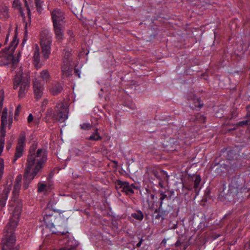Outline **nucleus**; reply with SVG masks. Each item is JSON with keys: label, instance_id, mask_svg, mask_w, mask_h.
<instances>
[{"label": "nucleus", "instance_id": "4d7b16f0", "mask_svg": "<svg viewBox=\"0 0 250 250\" xmlns=\"http://www.w3.org/2000/svg\"><path fill=\"white\" fill-rule=\"evenodd\" d=\"M2 46V43H0V47Z\"/></svg>", "mask_w": 250, "mask_h": 250}, {"label": "nucleus", "instance_id": "4c0bfd02", "mask_svg": "<svg viewBox=\"0 0 250 250\" xmlns=\"http://www.w3.org/2000/svg\"><path fill=\"white\" fill-rule=\"evenodd\" d=\"M11 188H12L11 184H10V185H7L5 187L4 189L8 191L9 192H10V190H11Z\"/></svg>", "mask_w": 250, "mask_h": 250}, {"label": "nucleus", "instance_id": "473e14b6", "mask_svg": "<svg viewBox=\"0 0 250 250\" xmlns=\"http://www.w3.org/2000/svg\"><path fill=\"white\" fill-rule=\"evenodd\" d=\"M36 2V5L37 7V10L38 11H40L41 8V3H42V0H35Z\"/></svg>", "mask_w": 250, "mask_h": 250}, {"label": "nucleus", "instance_id": "39448f33", "mask_svg": "<svg viewBox=\"0 0 250 250\" xmlns=\"http://www.w3.org/2000/svg\"><path fill=\"white\" fill-rule=\"evenodd\" d=\"M16 242L15 233L10 230L1 240L2 250H11Z\"/></svg>", "mask_w": 250, "mask_h": 250}, {"label": "nucleus", "instance_id": "a19ab883", "mask_svg": "<svg viewBox=\"0 0 250 250\" xmlns=\"http://www.w3.org/2000/svg\"><path fill=\"white\" fill-rule=\"evenodd\" d=\"M75 249L74 247H71L70 248H63L61 249L60 250H74Z\"/></svg>", "mask_w": 250, "mask_h": 250}, {"label": "nucleus", "instance_id": "6e6d98bb", "mask_svg": "<svg viewBox=\"0 0 250 250\" xmlns=\"http://www.w3.org/2000/svg\"><path fill=\"white\" fill-rule=\"evenodd\" d=\"M7 38L6 39L5 43L7 42Z\"/></svg>", "mask_w": 250, "mask_h": 250}, {"label": "nucleus", "instance_id": "9d476101", "mask_svg": "<svg viewBox=\"0 0 250 250\" xmlns=\"http://www.w3.org/2000/svg\"><path fill=\"white\" fill-rule=\"evenodd\" d=\"M72 66L71 64V62L68 59L66 61H63L62 66V77H67L70 76L72 72Z\"/></svg>", "mask_w": 250, "mask_h": 250}, {"label": "nucleus", "instance_id": "9b49d317", "mask_svg": "<svg viewBox=\"0 0 250 250\" xmlns=\"http://www.w3.org/2000/svg\"><path fill=\"white\" fill-rule=\"evenodd\" d=\"M116 187L117 188H122V190L123 192H125L127 194H132L134 193L133 189L130 186L128 182L118 180L117 182Z\"/></svg>", "mask_w": 250, "mask_h": 250}, {"label": "nucleus", "instance_id": "393cba45", "mask_svg": "<svg viewBox=\"0 0 250 250\" xmlns=\"http://www.w3.org/2000/svg\"><path fill=\"white\" fill-rule=\"evenodd\" d=\"M46 187V185L39 183L38 187V192H42L43 191Z\"/></svg>", "mask_w": 250, "mask_h": 250}, {"label": "nucleus", "instance_id": "4be33fe9", "mask_svg": "<svg viewBox=\"0 0 250 250\" xmlns=\"http://www.w3.org/2000/svg\"><path fill=\"white\" fill-rule=\"evenodd\" d=\"M201 181V177L200 175H196L194 178V188H197L199 187V184Z\"/></svg>", "mask_w": 250, "mask_h": 250}, {"label": "nucleus", "instance_id": "b1692460", "mask_svg": "<svg viewBox=\"0 0 250 250\" xmlns=\"http://www.w3.org/2000/svg\"><path fill=\"white\" fill-rule=\"evenodd\" d=\"M166 198H168L166 194H164L163 192H161L160 195V205L159 207V209H161L163 204V201Z\"/></svg>", "mask_w": 250, "mask_h": 250}, {"label": "nucleus", "instance_id": "f257e3e1", "mask_svg": "<svg viewBox=\"0 0 250 250\" xmlns=\"http://www.w3.org/2000/svg\"><path fill=\"white\" fill-rule=\"evenodd\" d=\"M37 144H33L29 149L23 175V189H27L35 176L42 172L46 161L47 154L44 149H37Z\"/></svg>", "mask_w": 250, "mask_h": 250}, {"label": "nucleus", "instance_id": "ddd939ff", "mask_svg": "<svg viewBox=\"0 0 250 250\" xmlns=\"http://www.w3.org/2000/svg\"><path fill=\"white\" fill-rule=\"evenodd\" d=\"M53 27L56 39L58 41L62 40L64 35L63 24H53Z\"/></svg>", "mask_w": 250, "mask_h": 250}, {"label": "nucleus", "instance_id": "c9c22d12", "mask_svg": "<svg viewBox=\"0 0 250 250\" xmlns=\"http://www.w3.org/2000/svg\"><path fill=\"white\" fill-rule=\"evenodd\" d=\"M33 120V116L32 114H30L27 118V121L28 123H31Z\"/></svg>", "mask_w": 250, "mask_h": 250}, {"label": "nucleus", "instance_id": "a211bd4d", "mask_svg": "<svg viewBox=\"0 0 250 250\" xmlns=\"http://www.w3.org/2000/svg\"><path fill=\"white\" fill-rule=\"evenodd\" d=\"M0 17L4 19H7L9 17L8 8L5 5L0 8Z\"/></svg>", "mask_w": 250, "mask_h": 250}, {"label": "nucleus", "instance_id": "de8ad7c7", "mask_svg": "<svg viewBox=\"0 0 250 250\" xmlns=\"http://www.w3.org/2000/svg\"><path fill=\"white\" fill-rule=\"evenodd\" d=\"M153 173L154 174V175L157 178H159V177L157 175V172H156V171H154L153 172Z\"/></svg>", "mask_w": 250, "mask_h": 250}, {"label": "nucleus", "instance_id": "72a5a7b5", "mask_svg": "<svg viewBox=\"0 0 250 250\" xmlns=\"http://www.w3.org/2000/svg\"><path fill=\"white\" fill-rule=\"evenodd\" d=\"M4 141H5V140H2L1 141H0V156L1 155V154L3 151L4 145ZM0 160H1L0 159Z\"/></svg>", "mask_w": 250, "mask_h": 250}, {"label": "nucleus", "instance_id": "7c9ffc66", "mask_svg": "<svg viewBox=\"0 0 250 250\" xmlns=\"http://www.w3.org/2000/svg\"><path fill=\"white\" fill-rule=\"evenodd\" d=\"M160 209H159V210L157 209H156L154 212V214L153 215V216L155 219H160V218L162 217V214L160 213Z\"/></svg>", "mask_w": 250, "mask_h": 250}, {"label": "nucleus", "instance_id": "20e7f679", "mask_svg": "<svg viewBox=\"0 0 250 250\" xmlns=\"http://www.w3.org/2000/svg\"><path fill=\"white\" fill-rule=\"evenodd\" d=\"M30 76L28 74H23L20 76H17L14 80V88L17 89L20 86L19 91V96L22 98L24 96L27 91L30 83Z\"/></svg>", "mask_w": 250, "mask_h": 250}, {"label": "nucleus", "instance_id": "49530a36", "mask_svg": "<svg viewBox=\"0 0 250 250\" xmlns=\"http://www.w3.org/2000/svg\"><path fill=\"white\" fill-rule=\"evenodd\" d=\"M25 2V5L27 9V10H28V13L29 12L30 10H29V7L28 6V4H27V2L26 1V0H23Z\"/></svg>", "mask_w": 250, "mask_h": 250}, {"label": "nucleus", "instance_id": "4468645a", "mask_svg": "<svg viewBox=\"0 0 250 250\" xmlns=\"http://www.w3.org/2000/svg\"><path fill=\"white\" fill-rule=\"evenodd\" d=\"M62 90V83L55 82L50 86V92L53 95H56L61 93Z\"/></svg>", "mask_w": 250, "mask_h": 250}, {"label": "nucleus", "instance_id": "2eb2a0df", "mask_svg": "<svg viewBox=\"0 0 250 250\" xmlns=\"http://www.w3.org/2000/svg\"><path fill=\"white\" fill-rule=\"evenodd\" d=\"M40 52H39V48L38 46H36L34 54L33 56V62L35 66L37 68H40L41 65H40Z\"/></svg>", "mask_w": 250, "mask_h": 250}, {"label": "nucleus", "instance_id": "0eeeda50", "mask_svg": "<svg viewBox=\"0 0 250 250\" xmlns=\"http://www.w3.org/2000/svg\"><path fill=\"white\" fill-rule=\"evenodd\" d=\"M18 205L15 206V208L13 210V216L10 220L9 225L12 228V229L15 228L18 225L19 218L21 210V203L18 202Z\"/></svg>", "mask_w": 250, "mask_h": 250}, {"label": "nucleus", "instance_id": "3c124183", "mask_svg": "<svg viewBox=\"0 0 250 250\" xmlns=\"http://www.w3.org/2000/svg\"><path fill=\"white\" fill-rule=\"evenodd\" d=\"M187 248V246H185L184 248V250H185Z\"/></svg>", "mask_w": 250, "mask_h": 250}, {"label": "nucleus", "instance_id": "423d86ee", "mask_svg": "<svg viewBox=\"0 0 250 250\" xmlns=\"http://www.w3.org/2000/svg\"><path fill=\"white\" fill-rule=\"evenodd\" d=\"M25 137V132H22L21 133L18 140V143L16 147V152L13 159L14 162H16L18 159L20 158L22 155Z\"/></svg>", "mask_w": 250, "mask_h": 250}, {"label": "nucleus", "instance_id": "f3484780", "mask_svg": "<svg viewBox=\"0 0 250 250\" xmlns=\"http://www.w3.org/2000/svg\"><path fill=\"white\" fill-rule=\"evenodd\" d=\"M40 77L42 80L45 83H48L50 81V75L48 71L46 69L42 70L40 73Z\"/></svg>", "mask_w": 250, "mask_h": 250}, {"label": "nucleus", "instance_id": "2f4dec72", "mask_svg": "<svg viewBox=\"0 0 250 250\" xmlns=\"http://www.w3.org/2000/svg\"><path fill=\"white\" fill-rule=\"evenodd\" d=\"M250 121L249 120H245L237 123L236 125L238 126H243L248 125V122Z\"/></svg>", "mask_w": 250, "mask_h": 250}, {"label": "nucleus", "instance_id": "bb28decb", "mask_svg": "<svg viewBox=\"0 0 250 250\" xmlns=\"http://www.w3.org/2000/svg\"><path fill=\"white\" fill-rule=\"evenodd\" d=\"M81 128L84 130H89L91 128L92 125L89 123H83L80 125Z\"/></svg>", "mask_w": 250, "mask_h": 250}, {"label": "nucleus", "instance_id": "c756f323", "mask_svg": "<svg viewBox=\"0 0 250 250\" xmlns=\"http://www.w3.org/2000/svg\"><path fill=\"white\" fill-rule=\"evenodd\" d=\"M194 104L195 107H202L203 104L201 103V102L199 98H197L196 99H194Z\"/></svg>", "mask_w": 250, "mask_h": 250}, {"label": "nucleus", "instance_id": "f03ea898", "mask_svg": "<svg viewBox=\"0 0 250 250\" xmlns=\"http://www.w3.org/2000/svg\"><path fill=\"white\" fill-rule=\"evenodd\" d=\"M68 109L62 102L57 104L55 110L48 108L46 112V117L54 122H64L68 118Z\"/></svg>", "mask_w": 250, "mask_h": 250}, {"label": "nucleus", "instance_id": "f8f14e48", "mask_svg": "<svg viewBox=\"0 0 250 250\" xmlns=\"http://www.w3.org/2000/svg\"><path fill=\"white\" fill-rule=\"evenodd\" d=\"M21 188V185H15L13 190V197L10 202V205L11 207H14L18 205V202L21 203L20 201L17 200V197L19 195V191Z\"/></svg>", "mask_w": 250, "mask_h": 250}, {"label": "nucleus", "instance_id": "ea45409f", "mask_svg": "<svg viewBox=\"0 0 250 250\" xmlns=\"http://www.w3.org/2000/svg\"><path fill=\"white\" fill-rule=\"evenodd\" d=\"M247 114L246 115L247 117H250V105H249L247 107Z\"/></svg>", "mask_w": 250, "mask_h": 250}, {"label": "nucleus", "instance_id": "79ce46f5", "mask_svg": "<svg viewBox=\"0 0 250 250\" xmlns=\"http://www.w3.org/2000/svg\"><path fill=\"white\" fill-rule=\"evenodd\" d=\"M48 104V100L47 99H44L42 103V106H45Z\"/></svg>", "mask_w": 250, "mask_h": 250}, {"label": "nucleus", "instance_id": "5fc2aeb1", "mask_svg": "<svg viewBox=\"0 0 250 250\" xmlns=\"http://www.w3.org/2000/svg\"><path fill=\"white\" fill-rule=\"evenodd\" d=\"M159 184H160V185L162 187H163V186H162V184H161V183H160V182L159 183Z\"/></svg>", "mask_w": 250, "mask_h": 250}, {"label": "nucleus", "instance_id": "58836bf2", "mask_svg": "<svg viewBox=\"0 0 250 250\" xmlns=\"http://www.w3.org/2000/svg\"><path fill=\"white\" fill-rule=\"evenodd\" d=\"M182 244V242H181V241H180V240L178 239V240L176 241V242L175 243V247H180V246H181Z\"/></svg>", "mask_w": 250, "mask_h": 250}, {"label": "nucleus", "instance_id": "a18cd8bd", "mask_svg": "<svg viewBox=\"0 0 250 250\" xmlns=\"http://www.w3.org/2000/svg\"><path fill=\"white\" fill-rule=\"evenodd\" d=\"M75 72L77 74V76L79 77H80V72H79V70L76 69V68H75Z\"/></svg>", "mask_w": 250, "mask_h": 250}, {"label": "nucleus", "instance_id": "09e8293b", "mask_svg": "<svg viewBox=\"0 0 250 250\" xmlns=\"http://www.w3.org/2000/svg\"><path fill=\"white\" fill-rule=\"evenodd\" d=\"M160 172L163 175H165L166 174V172L165 171H164V170H160Z\"/></svg>", "mask_w": 250, "mask_h": 250}, {"label": "nucleus", "instance_id": "5701e85b", "mask_svg": "<svg viewBox=\"0 0 250 250\" xmlns=\"http://www.w3.org/2000/svg\"><path fill=\"white\" fill-rule=\"evenodd\" d=\"M50 216H51L50 215H48V214H45L44 215L43 220H44L45 223H46V226L51 228L52 227H54V224L53 223L49 224V221L48 220V218Z\"/></svg>", "mask_w": 250, "mask_h": 250}, {"label": "nucleus", "instance_id": "c03bdc74", "mask_svg": "<svg viewBox=\"0 0 250 250\" xmlns=\"http://www.w3.org/2000/svg\"><path fill=\"white\" fill-rule=\"evenodd\" d=\"M142 242H143V239H141L140 240V241L137 244L136 246L137 247H140L141 246V245H142Z\"/></svg>", "mask_w": 250, "mask_h": 250}, {"label": "nucleus", "instance_id": "6ab92c4d", "mask_svg": "<svg viewBox=\"0 0 250 250\" xmlns=\"http://www.w3.org/2000/svg\"><path fill=\"white\" fill-rule=\"evenodd\" d=\"M102 137L100 136L98 129H96L94 133L87 138L88 140L98 141L101 140Z\"/></svg>", "mask_w": 250, "mask_h": 250}, {"label": "nucleus", "instance_id": "aec40b11", "mask_svg": "<svg viewBox=\"0 0 250 250\" xmlns=\"http://www.w3.org/2000/svg\"><path fill=\"white\" fill-rule=\"evenodd\" d=\"M131 216L134 218L139 221L142 220L144 218L143 213L140 210L137 211L136 212L132 213Z\"/></svg>", "mask_w": 250, "mask_h": 250}, {"label": "nucleus", "instance_id": "37998d69", "mask_svg": "<svg viewBox=\"0 0 250 250\" xmlns=\"http://www.w3.org/2000/svg\"><path fill=\"white\" fill-rule=\"evenodd\" d=\"M2 115L7 116V109L6 107L3 109Z\"/></svg>", "mask_w": 250, "mask_h": 250}, {"label": "nucleus", "instance_id": "1a4fd4ad", "mask_svg": "<svg viewBox=\"0 0 250 250\" xmlns=\"http://www.w3.org/2000/svg\"><path fill=\"white\" fill-rule=\"evenodd\" d=\"M33 87L35 97L37 99H40L43 94V86L41 83L35 79L33 81Z\"/></svg>", "mask_w": 250, "mask_h": 250}, {"label": "nucleus", "instance_id": "603ef678", "mask_svg": "<svg viewBox=\"0 0 250 250\" xmlns=\"http://www.w3.org/2000/svg\"><path fill=\"white\" fill-rule=\"evenodd\" d=\"M114 163H115L116 165H117V164H118V163L116 161H114Z\"/></svg>", "mask_w": 250, "mask_h": 250}, {"label": "nucleus", "instance_id": "c85d7f7f", "mask_svg": "<svg viewBox=\"0 0 250 250\" xmlns=\"http://www.w3.org/2000/svg\"><path fill=\"white\" fill-rule=\"evenodd\" d=\"M22 178V177L21 174H19L16 178L15 185H21Z\"/></svg>", "mask_w": 250, "mask_h": 250}, {"label": "nucleus", "instance_id": "6e6552de", "mask_svg": "<svg viewBox=\"0 0 250 250\" xmlns=\"http://www.w3.org/2000/svg\"><path fill=\"white\" fill-rule=\"evenodd\" d=\"M51 15L53 24H63L64 15L61 10L59 9L54 10Z\"/></svg>", "mask_w": 250, "mask_h": 250}, {"label": "nucleus", "instance_id": "f704fd0d", "mask_svg": "<svg viewBox=\"0 0 250 250\" xmlns=\"http://www.w3.org/2000/svg\"><path fill=\"white\" fill-rule=\"evenodd\" d=\"M21 109V106L20 105H19L17 106V107L16 108V110L15 111V117L19 116V112H20Z\"/></svg>", "mask_w": 250, "mask_h": 250}, {"label": "nucleus", "instance_id": "864d4df0", "mask_svg": "<svg viewBox=\"0 0 250 250\" xmlns=\"http://www.w3.org/2000/svg\"><path fill=\"white\" fill-rule=\"evenodd\" d=\"M13 250H18V249L17 248H14Z\"/></svg>", "mask_w": 250, "mask_h": 250}, {"label": "nucleus", "instance_id": "dca6fc26", "mask_svg": "<svg viewBox=\"0 0 250 250\" xmlns=\"http://www.w3.org/2000/svg\"><path fill=\"white\" fill-rule=\"evenodd\" d=\"M18 43V41L17 40L16 37L15 36L13 41L11 42L10 45L5 48L4 52L8 53H12L15 49Z\"/></svg>", "mask_w": 250, "mask_h": 250}, {"label": "nucleus", "instance_id": "8fccbe9b", "mask_svg": "<svg viewBox=\"0 0 250 250\" xmlns=\"http://www.w3.org/2000/svg\"><path fill=\"white\" fill-rule=\"evenodd\" d=\"M67 233V232H61V233L62 235H65Z\"/></svg>", "mask_w": 250, "mask_h": 250}, {"label": "nucleus", "instance_id": "412c9836", "mask_svg": "<svg viewBox=\"0 0 250 250\" xmlns=\"http://www.w3.org/2000/svg\"><path fill=\"white\" fill-rule=\"evenodd\" d=\"M6 126H0V141L4 140V137L5 136L6 131L5 128Z\"/></svg>", "mask_w": 250, "mask_h": 250}, {"label": "nucleus", "instance_id": "e433bc0d", "mask_svg": "<svg viewBox=\"0 0 250 250\" xmlns=\"http://www.w3.org/2000/svg\"><path fill=\"white\" fill-rule=\"evenodd\" d=\"M238 115V112L236 111V110H235L234 109L232 111L231 113V118H235L237 117Z\"/></svg>", "mask_w": 250, "mask_h": 250}, {"label": "nucleus", "instance_id": "cd10ccee", "mask_svg": "<svg viewBox=\"0 0 250 250\" xmlns=\"http://www.w3.org/2000/svg\"><path fill=\"white\" fill-rule=\"evenodd\" d=\"M13 6L19 10H20L21 9V5L20 0H14L13 3Z\"/></svg>", "mask_w": 250, "mask_h": 250}, {"label": "nucleus", "instance_id": "a878e982", "mask_svg": "<svg viewBox=\"0 0 250 250\" xmlns=\"http://www.w3.org/2000/svg\"><path fill=\"white\" fill-rule=\"evenodd\" d=\"M7 124V116L2 115L1 118V125L6 126Z\"/></svg>", "mask_w": 250, "mask_h": 250}, {"label": "nucleus", "instance_id": "7ed1b4c3", "mask_svg": "<svg viewBox=\"0 0 250 250\" xmlns=\"http://www.w3.org/2000/svg\"><path fill=\"white\" fill-rule=\"evenodd\" d=\"M52 36L48 30H43L41 33L40 44L42 48V53L44 59L49 58L51 52V44Z\"/></svg>", "mask_w": 250, "mask_h": 250}]
</instances>
